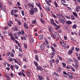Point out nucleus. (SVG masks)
Segmentation results:
<instances>
[{
    "mask_svg": "<svg viewBox=\"0 0 80 80\" xmlns=\"http://www.w3.org/2000/svg\"><path fill=\"white\" fill-rule=\"evenodd\" d=\"M45 43H44L43 44H42L40 45V48L42 50H44V48H45Z\"/></svg>",
    "mask_w": 80,
    "mask_h": 80,
    "instance_id": "nucleus-1",
    "label": "nucleus"
},
{
    "mask_svg": "<svg viewBox=\"0 0 80 80\" xmlns=\"http://www.w3.org/2000/svg\"><path fill=\"white\" fill-rule=\"evenodd\" d=\"M36 69L37 70H40V71H42L43 70V68L40 66H38L37 67Z\"/></svg>",
    "mask_w": 80,
    "mask_h": 80,
    "instance_id": "nucleus-2",
    "label": "nucleus"
},
{
    "mask_svg": "<svg viewBox=\"0 0 80 80\" xmlns=\"http://www.w3.org/2000/svg\"><path fill=\"white\" fill-rule=\"evenodd\" d=\"M28 5L29 7H32V8H34V4L33 2H32L31 4L30 3H29Z\"/></svg>",
    "mask_w": 80,
    "mask_h": 80,
    "instance_id": "nucleus-3",
    "label": "nucleus"
},
{
    "mask_svg": "<svg viewBox=\"0 0 80 80\" xmlns=\"http://www.w3.org/2000/svg\"><path fill=\"white\" fill-rule=\"evenodd\" d=\"M31 15H33L35 11L33 9H30L29 11Z\"/></svg>",
    "mask_w": 80,
    "mask_h": 80,
    "instance_id": "nucleus-4",
    "label": "nucleus"
},
{
    "mask_svg": "<svg viewBox=\"0 0 80 80\" xmlns=\"http://www.w3.org/2000/svg\"><path fill=\"white\" fill-rule=\"evenodd\" d=\"M66 23L68 25H71L72 24V21L69 20L66 21Z\"/></svg>",
    "mask_w": 80,
    "mask_h": 80,
    "instance_id": "nucleus-5",
    "label": "nucleus"
},
{
    "mask_svg": "<svg viewBox=\"0 0 80 80\" xmlns=\"http://www.w3.org/2000/svg\"><path fill=\"white\" fill-rule=\"evenodd\" d=\"M73 60L75 62H76V64H78V61L77 59L75 58H73Z\"/></svg>",
    "mask_w": 80,
    "mask_h": 80,
    "instance_id": "nucleus-6",
    "label": "nucleus"
},
{
    "mask_svg": "<svg viewBox=\"0 0 80 80\" xmlns=\"http://www.w3.org/2000/svg\"><path fill=\"white\" fill-rule=\"evenodd\" d=\"M59 21H60V22H62V23L63 24H64L65 23V21L62 19H59Z\"/></svg>",
    "mask_w": 80,
    "mask_h": 80,
    "instance_id": "nucleus-7",
    "label": "nucleus"
},
{
    "mask_svg": "<svg viewBox=\"0 0 80 80\" xmlns=\"http://www.w3.org/2000/svg\"><path fill=\"white\" fill-rule=\"evenodd\" d=\"M73 15L75 17H76L77 18H78V15H77V13L75 12H74L72 13Z\"/></svg>",
    "mask_w": 80,
    "mask_h": 80,
    "instance_id": "nucleus-8",
    "label": "nucleus"
},
{
    "mask_svg": "<svg viewBox=\"0 0 80 80\" xmlns=\"http://www.w3.org/2000/svg\"><path fill=\"white\" fill-rule=\"evenodd\" d=\"M8 35L11 37V39L13 40V38H14L13 37V35L12 34V33H10Z\"/></svg>",
    "mask_w": 80,
    "mask_h": 80,
    "instance_id": "nucleus-9",
    "label": "nucleus"
},
{
    "mask_svg": "<svg viewBox=\"0 0 80 80\" xmlns=\"http://www.w3.org/2000/svg\"><path fill=\"white\" fill-rule=\"evenodd\" d=\"M80 6L76 7V11H77V12H79V11L80 10Z\"/></svg>",
    "mask_w": 80,
    "mask_h": 80,
    "instance_id": "nucleus-10",
    "label": "nucleus"
},
{
    "mask_svg": "<svg viewBox=\"0 0 80 80\" xmlns=\"http://www.w3.org/2000/svg\"><path fill=\"white\" fill-rule=\"evenodd\" d=\"M38 77L40 80H42L43 79V77L42 76H40L39 75H38Z\"/></svg>",
    "mask_w": 80,
    "mask_h": 80,
    "instance_id": "nucleus-11",
    "label": "nucleus"
},
{
    "mask_svg": "<svg viewBox=\"0 0 80 80\" xmlns=\"http://www.w3.org/2000/svg\"><path fill=\"white\" fill-rule=\"evenodd\" d=\"M48 28L50 32L51 33H52V28H51V27L49 26L48 27Z\"/></svg>",
    "mask_w": 80,
    "mask_h": 80,
    "instance_id": "nucleus-12",
    "label": "nucleus"
},
{
    "mask_svg": "<svg viewBox=\"0 0 80 80\" xmlns=\"http://www.w3.org/2000/svg\"><path fill=\"white\" fill-rule=\"evenodd\" d=\"M51 48L52 50V52H53L54 53V52H56V50H55V49L53 47H51Z\"/></svg>",
    "mask_w": 80,
    "mask_h": 80,
    "instance_id": "nucleus-13",
    "label": "nucleus"
},
{
    "mask_svg": "<svg viewBox=\"0 0 80 80\" xmlns=\"http://www.w3.org/2000/svg\"><path fill=\"white\" fill-rule=\"evenodd\" d=\"M34 63L36 67L38 66V63L36 61H34Z\"/></svg>",
    "mask_w": 80,
    "mask_h": 80,
    "instance_id": "nucleus-14",
    "label": "nucleus"
},
{
    "mask_svg": "<svg viewBox=\"0 0 80 80\" xmlns=\"http://www.w3.org/2000/svg\"><path fill=\"white\" fill-rule=\"evenodd\" d=\"M54 57V52H52L51 53V57L52 58H53Z\"/></svg>",
    "mask_w": 80,
    "mask_h": 80,
    "instance_id": "nucleus-15",
    "label": "nucleus"
},
{
    "mask_svg": "<svg viewBox=\"0 0 80 80\" xmlns=\"http://www.w3.org/2000/svg\"><path fill=\"white\" fill-rule=\"evenodd\" d=\"M61 70H62V68H60L59 67L58 68L57 71L58 72H61Z\"/></svg>",
    "mask_w": 80,
    "mask_h": 80,
    "instance_id": "nucleus-16",
    "label": "nucleus"
},
{
    "mask_svg": "<svg viewBox=\"0 0 80 80\" xmlns=\"http://www.w3.org/2000/svg\"><path fill=\"white\" fill-rule=\"evenodd\" d=\"M14 67L15 66H14L13 65H11L10 66V68L12 70H13L15 69V68H14Z\"/></svg>",
    "mask_w": 80,
    "mask_h": 80,
    "instance_id": "nucleus-17",
    "label": "nucleus"
},
{
    "mask_svg": "<svg viewBox=\"0 0 80 80\" xmlns=\"http://www.w3.org/2000/svg\"><path fill=\"white\" fill-rule=\"evenodd\" d=\"M35 58L36 60L38 62L39 61V59H38V55H35Z\"/></svg>",
    "mask_w": 80,
    "mask_h": 80,
    "instance_id": "nucleus-18",
    "label": "nucleus"
},
{
    "mask_svg": "<svg viewBox=\"0 0 80 80\" xmlns=\"http://www.w3.org/2000/svg\"><path fill=\"white\" fill-rule=\"evenodd\" d=\"M31 8V9H34L36 13H37V12H38V9H37V8Z\"/></svg>",
    "mask_w": 80,
    "mask_h": 80,
    "instance_id": "nucleus-19",
    "label": "nucleus"
},
{
    "mask_svg": "<svg viewBox=\"0 0 80 80\" xmlns=\"http://www.w3.org/2000/svg\"><path fill=\"white\" fill-rule=\"evenodd\" d=\"M60 45H62V46L63 47H66V44L65 43V42H64L62 43Z\"/></svg>",
    "mask_w": 80,
    "mask_h": 80,
    "instance_id": "nucleus-20",
    "label": "nucleus"
},
{
    "mask_svg": "<svg viewBox=\"0 0 80 80\" xmlns=\"http://www.w3.org/2000/svg\"><path fill=\"white\" fill-rule=\"evenodd\" d=\"M50 22L51 25H53V24L55 23L54 22V21L52 19H50Z\"/></svg>",
    "mask_w": 80,
    "mask_h": 80,
    "instance_id": "nucleus-21",
    "label": "nucleus"
},
{
    "mask_svg": "<svg viewBox=\"0 0 80 80\" xmlns=\"http://www.w3.org/2000/svg\"><path fill=\"white\" fill-rule=\"evenodd\" d=\"M45 2L46 3H47V4H48V6H51V4H50L48 2V1L47 0H45Z\"/></svg>",
    "mask_w": 80,
    "mask_h": 80,
    "instance_id": "nucleus-22",
    "label": "nucleus"
},
{
    "mask_svg": "<svg viewBox=\"0 0 80 80\" xmlns=\"http://www.w3.org/2000/svg\"><path fill=\"white\" fill-rule=\"evenodd\" d=\"M38 38L39 40H42V39H43V35H39Z\"/></svg>",
    "mask_w": 80,
    "mask_h": 80,
    "instance_id": "nucleus-23",
    "label": "nucleus"
},
{
    "mask_svg": "<svg viewBox=\"0 0 80 80\" xmlns=\"http://www.w3.org/2000/svg\"><path fill=\"white\" fill-rule=\"evenodd\" d=\"M60 28V26L59 25H58L55 28V29L56 30H58L59 28Z\"/></svg>",
    "mask_w": 80,
    "mask_h": 80,
    "instance_id": "nucleus-24",
    "label": "nucleus"
},
{
    "mask_svg": "<svg viewBox=\"0 0 80 80\" xmlns=\"http://www.w3.org/2000/svg\"><path fill=\"white\" fill-rule=\"evenodd\" d=\"M77 28V25H76V24H74L72 26V28L73 29H76Z\"/></svg>",
    "mask_w": 80,
    "mask_h": 80,
    "instance_id": "nucleus-25",
    "label": "nucleus"
},
{
    "mask_svg": "<svg viewBox=\"0 0 80 80\" xmlns=\"http://www.w3.org/2000/svg\"><path fill=\"white\" fill-rule=\"evenodd\" d=\"M40 22H41V23H45V21L43 20V19H42V18H41L40 19Z\"/></svg>",
    "mask_w": 80,
    "mask_h": 80,
    "instance_id": "nucleus-26",
    "label": "nucleus"
},
{
    "mask_svg": "<svg viewBox=\"0 0 80 80\" xmlns=\"http://www.w3.org/2000/svg\"><path fill=\"white\" fill-rule=\"evenodd\" d=\"M64 41H63V40L62 39H60V42H59V43L60 44V45L61 44H62V43H63L64 42Z\"/></svg>",
    "mask_w": 80,
    "mask_h": 80,
    "instance_id": "nucleus-27",
    "label": "nucleus"
},
{
    "mask_svg": "<svg viewBox=\"0 0 80 80\" xmlns=\"http://www.w3.org/2000/svg\"><path fill=\"white\" fill-rule=\"evenodd\" d=\"M24 46L25 47V49H26V48H27V44L26 43H24L23 44Z\"/></svg>",
    "mask_w": 80,
    "mask_h": 80,
    "instance_id": "nucleus-28",
    "label": "nucleus"
},
{
    "mask_svg": "<svg viewBox=\"0 0 80 80\" xmlns=\"http://www.w3.org/2000/svg\"><path fill=\"white\" fill-rule=\"evenodd\" d=\"M71 18L72 20H75V16L73 15H71Z\"/></svg>",
    "mask_w": 80,
    "mask_h": 80,
    "instance_id": "nucleus-29",
    "label": "nucleus"
},
{
    "mask_svg": "<svg viewBox=\"0 0 80 80\" xmlns=\"http://www.w3.org/2000/svg\"><path fill=\"white\" fill-rule=\"evenodd\" d=\"M11 15H14V9L12 10L11 12Z\"/></svg>",
    "mask_w": 80,
    "mask_h": 80,
    "instance_id": "nucleus-30",
    "label": "nucleus"
},
{
    "mask_svg": "<svg viewBox=\"0 0 80 80\" xmlns=\"http://www.w3.org/2000/svg\"><path fill=\"white\" fill-rule=\"evenodd\" d=\"M12 40H13L14 41H15L16 43H17V44H18L19 43H18L19 42H18V41L15 40V38H13V39H12Z\"/></svg>",
    "mask_w": 80,
    "mask_h": 80,
    "instance_id": "nucleus-31",
    "label": "nucleus"
},
{
    "mask_svg": "<svg viewBox=\"0 0 80 80\" xmlns=\"http://www.w3.org/2000/svg\"><path fill=\"white\" fill-rule=\"evenodd\" d=\"M44 40L46 43V44H47L46 45H48V41L47 40V38H45Z\"/></svg>",
    "mask_w": 80,
    "mask_h": 80,
    "instance_id": "nucleus-32",
    "label": "nucleus"
},
{
    "mask_svg": "<svg viewBox=\"0 0 80 80\" xmlns=\"http://www.w3.org/2000/svg\"><path fill=\"white\" fill-rule=\"evenodd\" d=\"M0 8H1V10H4V6L3 5H2V6H0Z\"/></svg>",
    "mask_w": 80,
    "mask_h": 80,
    "instance_id": "nucleus-33",
    "label": "nucleus"
},
{
    "mask_svg": "<svg viewBox=\"0 0 80 80\" xmlns=\"http://www.w3.org/2000/svg\"><path fill=\"white\" fill-rule=\"evenodd\" d=\"M73 52L71 50H69L68 52V54H69V55H71L72 53H73Z\"/></svg>",
    "mask_w": 80,
    "mask_h": 80,
    "instance_id": "nucleus-34",
    "label": "nucleus"
},
{
    "mask_svg": "<svg viewBox=\"0 0 80 80\" xmlns=\"http://www.w3.org/2000/svg\"><path fill=\"white\" fill-rule=\"evenodd\" d=\"M51 37L54 39H56V38H57L53 34L52 36H51Z\"/></svg>",
    "mask_w": 80,
    "mask_h": 80,
    "instance_id": "nucleus-35",
    "label": "nucleus"
},
{
    "mask_svg": "<svg viewBox=\"0 0 80 80\" xmlns=\"http://www.w3.org/2000/svg\"><path fill=\"white\" fill-rule=\"evenodd\" d=\"M70 68L71 69V70H72L73 72H75V70L74 68H73L72 67L70 66Z\"/></svg>",
    "mask_w": 80,
    "mask_h": 80,
    "instance_id": "nucleus-36",
    "label": "nucleus"
},
{
    "mask_svg": "<svg viewBox=\"0 0 80 80\" xmlns=\"http://www.w3.org/2000/svg\"><path fill=\"white\" fill-rule=\"evenodd\" d=\"M8 60L9 62H12V59L10 58V57H9L8 58Z\"/></svg>",
    "mask_w": 80,
    "mask_h": 80,
    "instance_id": "nucleus-37",
    "label": "nucleus"
},
{
    "mask_svg": "<svg viewBox=\"0 0 80 80\" xmlns=\"http://www.w3.org/2000/svg\"><path fill=\"white\" fill-rule=\"evenodd\" d=\"M54 5H55V6L56 7H58V4H57V2H54Z\"/></svg>",
    "mask_w": 80,
    "mask_h": 80,
    "instance_id": "nucleus-38",
    "label": "nucleus"
},
{
    "mask_svg": "<svg viewBox=\"0 0 80 80\" xmlns=\"http://www.w3.org/2000/svg\"><path fill=\"white\" fill-rule=\"evenodd\" d=\"M22 14L23 16H24L25 15V14L24 13V11L23 10H22L21 11Z\"/></svg>",
    "mask_w": 80,
    "mask_h": 80,
    "instance_id": "nucleus-39",
    "label": "nucleus"
},
{
    "mask_svg": "<svg viewBox=\"0 0 80 80\" xmlns=\"http://www.w3.org/2000/svg\"><path fill=\"white\" fill-rule=\"evenodd\" d=\"M75 50H76V52H78V51H79V50H80V48H76Z\"/></svg>",
    "mask_w": 80,
    "mask_h": 80,
    "instance_id": "nucleus-40",
    "label": "nucleus"
},
{
    "mask_svg": "<svg viewBox=\"0 0 80 80\" xmlns=\"http://www.w3.org/2000/svg\"><path fill=\"white\" fill-rule=\"evenodd\" d=\"M67 75H68V76H70L71 75H73V74L71 72H68L67 74Z\"/></svg>",
    "mask_w": 80,
    "mask_h": 80,
    "instance_id": "nucleus-41",
    "label": "nucleus"
},
{
    "mask_svg": "<svg viewBox=\"0 0 80 80\" xmlns=\"http://www.w3.org/2000/svg\"><path fill=\"white\" fill-rule=\"evenodd\" d=\"M78 64H76V63H75V68L77 69H78Z\"/></svg>",
    "mask_w": 80,
    "mask_h": 80,
    "instance_id": "nucleus-42",
    "label": "nucleus"
},
{
    "mask_svg": "<svg viewBox=\"0 0 80 80\" xmlns=\"http://www.w3.org/2000/svg\"><path fill=\"white\" fill-rule=\"evenodd\" d=\"M46 10H48V11L49 12H50V8H48V7L46 6Z\"/></svg>",
    "mask_w": 80,
    "mask_h": 80,
    "instance_id": "nucleus-43",
    "label": "nucleus"
},
{
    "mask_svg": "<svg viewBox=\"0 0 80 80\" xmlns=\"http://www.w3.org/2000/svg\"><path fill=\"white\" fill-rule=\"evenodd\" d=\"M14 67H15V68H16V69H17V70H18V69L19 68V67L17 65H15L14 66Z\"/></svg>",
    "mask_w": 80,
    "mask_h": 80,
    "instance_id": "nucleus-44",
    "label": "nucleus"
},
{
    "mask_svg": "<svg viewBox=\"0 0 80 80\" xmlns=\"http://www.w3.org/2000/svg\"><path fill=\"white\" fill-rule=\"evenodd\" d=\"M32 23L34 24H35L37 23V22L36 21V19H35V20H33L32 21Z\"/></svg>",
    "mask_w": 80,
    "mask_h": 80,
    "instance_id": "nucleus-45",
    "label": "nucleus"
},
{
    "mask_svg": "<svg viewBox=\"0 0 80 80\" xmlns=\"http://www.w3.org/2000/svg\"><path fill=\"white\" fill-rule=\"evenodd\" d=\"M10 55V52H8L7 53L6 56L7 57L9 56Z\"/></svg>",
    "mask_w": 80,
    "mask_h": 80,
    "instance_id": "nucleus-46",
    "label": "nucleus"
},
{
    "mask_svg": "<svg viewBox=\"0 0 80 80\" xmlns=\"http://www.w3.org/2000/svg\"><path fill=\"white\" fill-rule=\"evenodd\" d=\"M12 62H13V61H14L15 63H17L18 61L16 60L15 59H12Z\"/></svg>",
    "mask_w": 80,
    "mask_h": 80,
    "instance_id": "nucleus-47",
    "label": "nucleus"
},
{
    "mask_svg": "<svg viewBox=\"0 0 80 80\" xmlns=\"http://www.w3.org/2000/svg\"><path fill=\"white\" fill-rule=\"evenodd\" d=\"M61 2H62L63 3H66L67 2L65 0H61Z\"/></svg>",
    "mask_w": 80,
    "mask_h": 80,
    "instance_id": "nucleus-48",
    "label": "nucleus"
},
{
    "mask_svg": "<svg viewBox=\"0 0 80 80\" xmlns=\"http://www.w3.org/2000/svg\"><path fill=\"white\" fill-rule=\"evenodd\" d=\"M17 22H18V25H21V22H20V21H19V20H17Z\"/></svg>",
    "mask_w": 80,
    "mask_h": 80,
    "instance_id": "nucleus-49",
    "label": "nucleus"
},
{
    "mask_svg": "<svg viewBox=\"0 0 80 80\" xmlns=\"http://www.w3.org/2000/svg\"><path fill=\"white\" fill-rule=\"evenodd\" d=\"M20 54H19L18 55V56L19 57H23V55L22 54L20 53V52H19Z\"/></svg>",
    "mask_w": 80,
    "mask_h": 80,
    "instance_id": "nucleus-50",
    "label": "nucleus"
},
{
    "mask_svg": "<svg viewBox=\"0 0 80 80\" xmlns=\"http://www.w3.org/2000/svg\"><path fill=\"white\" fill-rule=\"evenodd\" d=\"M53 47H57V45L56 44H55V43H53Z\"/></svg>",
    "mask_w": 80,
    "mask_h": 80,
    "instance_id": "nucleus-51",
    "label": "nucleus"
},
{
    "mask_svg": "<svg viewBox=\"0 0 80 80\" xmlns=\"http://www.w3.org/2000/svg\"><path fill=\"white\" fill-rule=\"evenodd\" d=\"M11 56L12 57H14V54H13V53L12 52L11 53Z\"/></svg>",
    "mask_w": 80,
    "mask_h": 80,
    "instance_id": "nucleus-52",
    "label": "nucleus"
},
{
    "mask_svg": "<svg viewBox=\"0 0 80 80\" xmlns=\"http://www.w3.org/2000/svg\"><path fill=\"white\" fill-rule=\"evenodd\" d=\"M55 62L57 64H58L59 63V60L57 59L56 60Z\"/></svg>",
    "mask_w": 80,
    "mask_h": 80,
    "instance_id": "nucleus-53",
    "label": "nucleus"
},
{
    "mask_svg": "<svg viewBox=\"0 0 80 80\" xmlns=\"http://www.w3.org/2000/svg\"><path fill=\"white\" fill-rule=\"evenodd\" d=\"M26 73L28 77H30V73H29L26 72Z\"/></svg>",
    "mask_w": 80,
    "mask_h": 80,
    "instance_id": "nucleus-54",
    "label": "nucleus"
},
{
    "mask_svg": "<svg viewBox=\"0 0 80 80\" xmlns=\"http://www.w3.org/2000/svg\"><path fill=\"white\" fill-rule=\"evenodd\" d=\"M14 11V13H16L17 12H18V10L17 9H15Z\"/></svg>",
    "mask_w": 80,
    "mask_h": 80,
    "instance_id": "nucleus-55",
    "label": "nucleus"
},
{
    "mask_svg": "<svg viewBox=\"0 0 80 80\" xmlns=\"http://www.w3.org/2000/svg\"><path fill=\"white\" fill-rule=\"evenodd\" d=\"M18 75H19V76H21L22 75V73L21 72H19L18 73Z\"/></svg>",
    "mask_w": 80,
    "mask_h": 80,
    "instance_id": "nucleus-56",
    "label": "nucleus"
},
{
    "mask_svg": "<svg viewBox=\"0 0 80 80\" xmlns=\"http://www.w3.org/2000/svg\"><path fill=\"white\" fill-rule=\"evenodd\" d=\"M62 65H63V67H66V64L65 63H62Z\"/></svg>",
    "mask_w": 80,
    "mask_h": 80,
    "instance_id": "nucleus-57",
    "label": "nucleus"
},
{
    "mask_svg": "<svg viewBox=\"0 0 80 80\" xmlns=\"http://www.w3.org/2000/svg\"><path fill=\"white\" fill-rule=\"evenodd\" d=\"M30 42H31L32 43V42H33V39L32 38H31L30 40Z\"/></svg>",
    "mask_w": 80,
    "mask_h": 80,
    "instance_id": "nucleus-58",
    "label": "nucleus"
},
{
    "mask_svg": "<svg viewBox=\"0 0 80 80\" xmlns=\"http://www.w3.org/2000/svg\"><path fill=\"white\" fill-rule=\"evenodd\" d=\"M23 60L25 62H27V60L26 59V58H23Z\"/></svg>",
    "mask_w": 80,
    "mask_h": 80,
    "instance_id": "nucleus-59",
    "label": "nucleus"
},
{
    "mask_svg": "<svg viewBox=\"0 0 80 80\" xmlns=\"http://www.w3.org/2000/svg\"><path fill=\"white\" fill-rule=\"evenodd\" d=\"M14 17H18V15L17 14H14Z\"/></svg>",
    "mask_w": 80,
    "mask_h": 80,
    "instance_id": "nucleus-60",
    "label": "nucleus"
},
{
    "mask_svg": "<svg viewBox=\"0 0 80 80\" xmlns=\"http://www.w3.org/2000/svg\"><path fill=\"white\" fill-rule=\"evenodd\" d=\"M21 31H22L21 33L22 35H24V31H23V30H22Z\"/></svg>",
    "mask_w": 80,
    "mask_h": 80,
    "instance_id": "nucleus-61",
    "label": "nucleus"
},
{
    "mask_svg": "<svg viewBox=\"0 0 80 80\" xmlns=\"http://www.w3.org/2000/svg\"><path fill=\"white\" fill-rule=\"evenodd\" d=\"M63 73L64 74V75H67V73L65 71H63Z\"/></svg>",
    "mask_w": 80,
    "mask_h": 80,
    "instance_id": "nucleus-62",
    "label": "nucleus"
},
{
    "mask_svg": "<svg viewBox=\"0 0 80 80\" xmlns=\"http://www.w3.org/2000/svg\"><path fill=\"white\" fill-rule=\"evenodd\" d=\"M27 71L29 73H31V71L30 69H27Z\"/></svg>",
    "mask_w": 80,
    "mask_h": 80,
    "instance_id": "nucleus-63",
    "label": "nucleus"
},
{
    "mask_svg": "<svg viewBox=\"0 0 80 80\" xmlns=\"http://www.w3.org/2000/svg\"><path fill=\"white\" fill-rule=\"evenodd\" d=\"M71 50L73 52V50H74V47H72L71 49Z\"/></svg>",
    "mask_w": 80,
    "mask_h": 80,
    "instance_id": "nucleus-64",
    "label": "nucleus"
}]
</instances>
